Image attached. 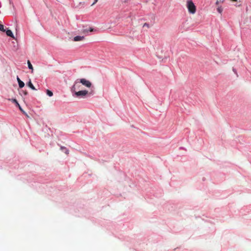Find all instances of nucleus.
Segmentation results:
<instances>
[{
    "instance_id": "nucleus-3",
    "label": "nucleus",
    "mask_w": 251,
    "mask_h": 251,
    "mask_svg": "<svg viewBox=\"0 0 251 251\" xmlns=\"http://www.w3.org/2000/svg\"><path fill=\"white\" fill-rule=\"evenodd\" d=\"M80 82L83 85L87 87L90 88L92 85V83L89 80H86L85 78H81L80 79Z\"/></svg>"
},
{
    "instance_id": "nucleus-8",
    "label": "nucleus",
    "mask_w": 251,
    "mask_h": 251,
    "mask_svg": "<svg viewBox=\"0 0 251 251\" xmlns=\"http://www.w3.org/2000/svg\"><path fill=\"white\" fill-rule=\"evenodd\" d=\"M27 85L29 87H30L32 90H36V89L35 88V87L32 84L30 79H29V81L27 83Z\"/></svg>"
},
{
    "instance_id": "nucleus-17",
    "label": "nucleus",
    "mask_w": 251,
    "mask_h": 251,
    "mask_svg": "<svg viewBox=\"0 0 251 251\" xmlns=\"http://www.w3.org/2000/svg\"><path fill=\"white\" fill-rule=\"evenodd\" d=\"M232 70H233V71L234 72V73L237 75V72H236V70L234 68H233Z\"/></svg>"
},
{
    "instance_id": "nucleus-13",
    "label": "nucleus",
    "mask_w": 251,
    "mask_h": 251,
    "mask_svg": "<svg viewBox=\"0 0 251 251\" xmlns=\"http://www.w3.org/2000/svg\"><path fill=\"white\" fill-rule=\"evenodd\" d=\"M0 30L1 31H5V29L4 28V26L0 24Z\"/></svg>"
},
{
    "instance_id": "nucleus-5",
    "label": "nucleus",
    "mask_w": 251,
    "mask_h": 251,
    "mask_svg": "<svg viewBox=\"0 0 251 251\" xmlns=\"http://www.w3.org/2000/svg\"><path fill=\"white\" fill-rule=\"evenodd\" d=\"M17 80L18 82L19 87L21 88L24 87L25 86V83L22 81L18 76L17 77Z\"/></svg>"
},
{
    "instance_id": "nucleus-2",
    "label": "nucleus",
    "mask_w": 251,
    "mask_h": 251,
    "mask_svg": "<svg viewBox=\"0 0 251 251\" xmlns=\"http://www.w3.org/2000/svg\"><path fill=\"white\" fill-rule=\"evenodd\" d=\"M88 93V92L87 90H81L78 92H75L74 94H73V96L76 97L84 98Z\"/></svg>"
},
{
    "instance_id": "nucleus-12",
    "label": "nucleus",
    "mask_w": 251,
    "mask_h": 251,
    "mask_svg": "<svg viewBox=\"0 0 251 251\" xmlns=\"http://www.w3.org/2000/svg\"><path fill=\"white\" fill-rule=\"evenodd\" d=\"M46 93L47 95H48L49 97H51L53 96V93L49 90H47Z\"/></svg>"
},
{
    "instance_id": "nucleus-19",
    "label": "nucleus",
    "mask_w": 251,
    "mask_h": 251,
    "mask_svg": "<svg viewBox=\"0 0 251 251\" xmlns=\"http://www.w3.org/2000/svg\"><path fill=\"white\" fill-rule=\"evenodd\" d=\"M23 94H24L25 95H27V92H23Z\"/></svg>"
},
{
    "instance_id": "nucleus-4",
    "label": "nucleus",
    "mask_w": 251,
    "mask_h": 251,
    "mask_svg": "<svg viewBox=\"0 0 251 251\" xmlns=\"http://www.w3.org/2000/svg\"><path fill=\"white\" fill-rule=\"evenodd\" d=\"M5 31L8 36L12 37V38H15L14 34L11 30L7 28L6 30L5 29Z\"/></svg>"
},
{
    "instance_id": "nucleus-6",
    "label": "nucleus",
    "mask_w": 251,
    "mask_h": 251,
    "mask_svg": "<svg viewBox=\"0 0 251 251\" xmlns=\"http://www.w3.org/2000/svg\"><path fill=\"white\" fill-rule=\"evenodd\" d=\"M96 31V29L92 27H89L88 28H85L83 29V32L88 33V32H93Z\"/></svg>"
},
{
    "instance_id": "nucleus-10",
    "label": "nucleus",
    "mask_w": 251,
    "mask_h": 251,
    "mask_svg": "<svg viewBox=\"0 0 251 251\" xmlns=\"http://www.w3.org/2000/svg\"><path fill=\"white\" fill-rule=\"evenodd\" d=\"M27 65H28V69L30 70H31L32 72H33V66H32L31 63H30V61H29V60L27 61Z\"/></svg>"
},
{
    "instance_id": "nucleus-9",
    "label": "nucleus",
    "mask_w": 251,
    "mask_h": 251,
    "mask_svg": "<svg viewBox=\"0 0 251 251\" xmlns=\"http://www.w3.org/2000/svg\"><path fill=\"white\" fill-rule=\"evenodd\" d=\"M60 150L64 152L66 154H69V150L68 149H67L65 147L61 146H60Z\"/></svg>"
},
{
    "instance_id": "nucleus-18",
    "label": "nucleus",
    "mask_w": 251,
    "mask_h": 251,
    "mask_svg": "<svg viewBox=\"0 0 251 251\" xmlns=\"http://www.w3.org/2000/svg\"><path fill=\"white\" fill-rule=\"evenodd\" d=\"M98 1V0H94V2L93 3L92 5H94L95 3H96Z\"/></svg>"
},
{
    "instance_id": "nucleus-21",
    "label": "nucleus",
    "mask_w": 251,
    "mask_h": 251,
    "mask_svg": "<svg viewBox=\"0 0 251 251\" xmlns=\"http://www.w3.org/2000/svg\"><path fill=\"white\" fill-rule=\"evenodd\" d=\"M77 82L76 81V82H75V84H77Z\"/></svg>"
},
{
    "instance_id": "nucleus-1",
    "label": "nucleus",
    "mask_w": 251,
    "mask_h": 251,
    "mask_svg": "<svg viewBox=\"0 0 251 251\" xmlns=\"http://www.w3.org/2000/svg\"><path fill=\"white\" fill-rule=\"evenodd\" d=\"M187 6L189 12L190 13L194 14L196 12V7L192 0H188Z\"/></svg>"
},
{
    "instance_id": "nucleus-7",
    "label": "nucleus",
    "mask_w": 251,
    "mask_h": 251,
    "mask_svg": "<svg viewBox=\"0 0 251 251\" xmlns=\"http://www.w3.org/2000/svg\"><path fill=\"white\" fill-rule=\"evenodd\" d=\"M84 38L83 36H76L74 38V41H79L82 40Z\"/></svg>"
},
{
    "instance_id": "nucleus-20",
    "label": "nucleus",
    "mask_w": 251,
    "mask_h": 251,
    "mask_svg": "<svg viewBox=\"0 0 251 251\" xmlns=\"http://www.w3.org/2000/svg\"><path fill=\"white\" fill-rule=\"evenodd\" d=\"M75 88V85H74L73 87H72V90H73V89Z\"/></svg>"
},
{
    "instance_id": "nucleus-16",
    "label": "nucleus",
    "mask_w": 251,
    "mask_h": 251,
    "mask_svg": "<svg viewBox=\"0 0 251 251\" xmlns=\"http://www.w3.org/2000/svg\"><path fill=\"white\" fill-rule=\"evenodd\" d=\"M143 26H147L149 27V24L147 23H145L143 25Z\"/></svg>"
},
{
    "instance_id": "nucleus-11",
    "label": "nucleus",
    "mask_w": 251,
    "mask_h": 251,
    "mask_svg": "<svg viewBox=\"0 0 251 251\" xmlns=\"http://www.w3.org/2000/svg\"><path fill=\"white\" fill-rule=\"evenodd\" d=\"M9 100H10L13 103H15L16 106L19 105V103H18V102L16 99H10Z\"/></svg>"
},
{
    "instance_id": "nucleus-14",
    "label": "nucleus",
    "mask_w": 251,
    "mask_h": 251,
    "mask_svg": "<svg viewBox=\"0 0 251 251\" xmlns=\"http://www.w3.org/2000/svg\"><path fill=\"white\" fill-rule=\"evenodd\" d=\"M17 106L18 107V108H19V109L22 111L23 112V113H25V111L23 110V109H22V108L21 107V106H20V104H19V105H17Z\"/></svg>"
},
{
    "instance_id": "nucleus-15",
    "label": "nucleus",
    "mask_w": 251,
    "mask_h": 251,
    "mask_svg": "<svg viewBox=\"0 0 251 251\" xmlns=\"http://www.w3.org/2000/svg\"><path fill=\"white\" fill-rule=\"evenodd\" d=\"M217 11H218L220 13H221L222 12V9H221L220 7H218V8H217Z\"/></svg>"
}]
</instances>
